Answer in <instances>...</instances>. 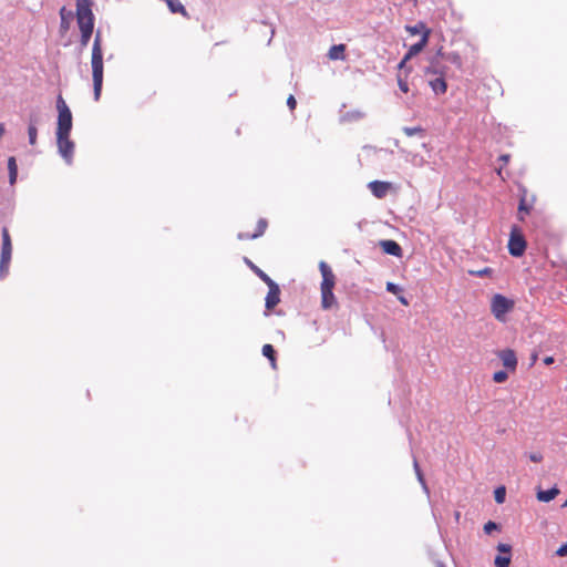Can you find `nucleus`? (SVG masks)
<instances>
[{
  "label": "nucleus",
  "instance_id": "nucleus-3",
  "mask_svg": "<svg viewBox=\"0 0 567 567\" xmlns=\"http://www.w3.org/2000/svg\"><path fill=\"white\" fill-rule=\"evenodd\" d=\"M92 0H76V21L81 32V47H86L94 29Z\"/></svg>",
  "mask_w": 567,
  "mask_h": 567
},
{
  "label": "nucleus",
  "instance_id": "nucleus-17",
  "mask_svg": "<svg viewBox=\"0 0 567 567\" xmlns=\"http://www.w3.org/2000/svg\"><path fill=\"white\" fill-rule=\"evenodd\" d=\"M60 18H61L60 32H61V34H65L70 29V22L73 18V13H72V11L66 10L65 7H62L60 9Z\"/></svg>",
  "mask_w": 567,
  "mask_h": 567
},
{
  "label": "nucleus",
  "instance_id": "nucleus-18",
  "mask_svg": "<svg viewBox=\"0 0 567 567\" xmlns=\"http://www.w3.org/2000/svg\"><path fill=\"white\" fill-rule=\"evenodd\" d=\"M429 85L435 94H444L447 90V83L444 75H437L435 79L429 82Z\"/></svg>",
  "mask_w": 567,
  "mask_h": 567
},
{
  "label": "nucleus",
  "instance_id": "nucleus-37",
  "mask_svg": "<svg viewBox=\"0 0 567 567\" xmlns=\"http://www.w3.org/2000/svg\"><path fill=\"white\" fill-rule=\"evenodd\" d=\"M556 555L559 556V557H564V556H567V543L566 544H563L557 550H556Z\"/></svg>",
  "mask_w": 567,
  "mask_h": 567
},
{
  "label": "nucleus",
  "instance_id": "nucleus-28",
  "mask_svg": "<svg viewBox=\"0 0 567 567\" xmlns=\"http://www.w3.org/2000/svg\"><path fill=\"white\" fill-rule=\"evenodd\" d=\"M405 29L412 35H415L419 33L423 34L425 30H429L423 22H419L417 24L412 25V27L408 25Z\"/></svg>",
  "mask_w": 567,
  "mask_h": 567
},
{
  "label": "nucleus",
  "instance_id": "nucleus-7",
  "mask_svg": "<svg viewBox=\"0 0 567 567\" xmlns=\"http://www.w3.org/2000/svg\"><path fill=\"white\" fill-rule=\"evenodd\" d=\"M513 307H514V302L502 295L497 293L492 299V303H491L492 313L499 321L504 320L505 315L509 310H512Z\"/></svg>",
  "mask_w": 567,
  "mask_h": 567
},
{
  "label": "nucleus",
  "instance_id": "nucleus-15",
  "mask_svg": "<svg viewBox=\"0 0 567 567\" xmlns=\"http://www.w3.org/2000/svg\"><path fill=\"white\" fill-rule=\"evenodd\" d=\"M440 58L437 54L431 60L430 65L425 69V74L432 75H445L446 66L440 63Z\"/></svg>",
  "mask_w": 567,
  "mask_h": 567
},
{
  "label": "nucleus",
  "instance_id": "nucleus-2",
  "mask_svg": "<svg viewBox=\"0 0 567 567\" xmlns=\"http://www.w3.org/2000/svg\"><path fill=\"white\" fill-rule=\"evenodd\" d=\"M319 269L322 276V281L320 284L321 308L323 310L337 308L338 301L333 293V288L337 281L336 275L326 261L319 262Z\"/></svg>",
  "mask_w": 567,
  "mask_h": 567
},
{
  "label": "nucleus",
  "instance_id": "nucleus-35",
  "mask_svg": "<svg viewBox=\"0 0 567 567\" xmlns=\"http://www.w3.org/2000/svg\"><path fill=\"white\" fill-rule=\"evenodd\" d=\"M398 84H399V87L400 90L403 92V93H408L409 92V84L405 80L401 79L400 76L398 78Z\"/></svg>",
  "mask_w": 567,
  "mask_h": 567
},
{
  "label": "nucleus",
  "instance_id": "nucleus-22",
  "mask_svg": "<svg viewBox=\"0 0 567 567\" xmlns=\"http://www.w3.org/2000/svg\"><path fill=\"white\" fill-rule=\"evenodd\" d=\"M559 494V489L557 487H553L547 491H538L537 499L540 502H550Z\"/></svg>",
  "mask_w": 567,
  "mask_h": 567
},
{
  "label": "nucleus",
  "instance_id": "nucleus-26",
  "mask_svg": "<svg viewBox=\"0 0 567 567\" xmlns=\"http://www.w3.org/2000/svg\"><path fill=\"white\" fill-rule=\"evenodd\" d=\"M262 354L268 358L271 362V365L276 367V351L271 344H264Z\"/></svg>",
  "mask_w": 567,
  "mask_h": 567
},
{
  "label": "nucleus",
  "instance_id": "nucleus-44",
  "mask_svg": "<svg viewBox=\"0 0 567 567\" xmlns=\"http://www.w3.org/2000/svg\"><path fill=\"white\" fill-rule=\"evenodd\" d=\"M460 517H461L460 512H456V513H455V519H456L457 522H458Z\"/></svg>",
  "mask_w": 567,
  "mask_h": 567
},
{
  "label": "nucleus",
  "instance_id": "nucleus-42",
  "mask_svg": "<svg viewBox=\"0 0 567 567\" xmlns=\"http://www.w3.org/2000/svg\"><path fill=\"white\" fill-rule=\"evenodd\" d=\"M3 134H4V125L2 123H0V138L2 137Z\"/></svg>",
  "mask_w": 567,
  "mask_h": 567
},
{
  "label": "nucleus",
  "instance_id": "nucleus-20",
  "mask_svg": "<svg viewBox=\"0 0 567 567\" xmlns=\"http://www.w3.org/2000/svg\"><path fill=\"white\" fill-rule=\"evenodd\" d=\"M437 56H441L442 59H445L446 61L454 64L457 69H462L463 62L462 58L457 52H450L444 54L442 50L437 51Z\"/></svg>",
  "mask_w": 567,
  "mask_h": 567
},
{
  "label": "nucleus",
  "instance_id": "nucleus-1",
  "mask_svg": "<svg viewBox=\"0 0 567 567\" xmlns=\"http://www.w3.org/2000/svg\"><path fill=\"white\" fill-rule=\"evenodd\" d=\"M91 68H92V80L94 100L99 101L102 93L103 85V39L100 30L96 31L91 53Z\"/></svg>",
  "mask_w": 567,
  "mask_h": 567
},
{
  "label": "nucleus",
  "instance_id": "nucleus-36",
  "mask_svg": "<svg viewBox=\"0 0 567 567\" xmlns=\"http://www.w3.org/2000/svg\"><path fill=\"white\" fill-rule=\"evenodd\" d=\"M287 105L289 106V109H290L291 111H293V110L296 109V106H297V101H296V99H295V96H293V95H289V96H288V99H287Z\"/></svg>",
  "mask_w": 567,
  "mask_h": 567
},
{
  "label": "nucleus",
  "instance_id": "nucleus-19",
  "mask_svg": "<svg viewBox=\"0 0 567 567\" xmlns=\"http://www.w3.org/2000/svg\"><path fill=\"white\" fill-rule=\"evenodd\" d=\"M38 122H39V116L37 114L30 116L29 126H28V135H29V143L31 145H35V143H37V136H38L37 124H38Z\"/></svg>",
  "mask_w": 567,
  "mask_h": 567
},
{
  "label": "nucleus",
  "instance_id": "nucleus-29",
  "mask_svg": "<svg viewBox=\"0 0 567 567\" xmlns=\"http://www.w3.org/2000/svg\"><path fill=\"white\" fill-rule=\"evenodd\" d=\"M413 467H414V471H415V474L417 476L419 482L421 483L423 488L426 489L427 488L426 487V482L424 480L423 473H422V471L420 468V465H419V462L416 460H414V462H413Z\"/></svg>",
  "mask_w": 567,
  "mask_h": 567
},
{
  "label": "nucleus",
  "instance_id": "nucleus-14",
  "mask_svg": "<svg viewBox=\"0 0 567 567\" xmlns=\"http://www.w3.org/2000/svg\"><path fill=\"white\" fill-rule=\"evenodd\" d=\"M268 226V223L266 219L264 218H260L258 221H257V226H256V229L254 233L249 234V233H240L238 235V238L241 239V240H248V239H255V238H258L260 237L265 231H266V228Z\"/></svg>",
  "mask_w": 567,
  "mask_h": 567
},
{
  "label": "nucleus",
  "instance_id": "nucleus-16",
  "mask_svg": "<svg viewBox=\"0 0 567 567\" xmlns=\"http://www.w3.org/2000/svg\"><path fill=\"white\" fill-rule=\"evenodd\" d=\"M380 245H381L383 251L388 255H392L395 257H400L402 255L401 246L394 240H391V239L382 240L380 243Z\"/></svg>",
  "mask_w": 567,
  "mask_h": 567
},
{
  "label": "nucleus",
  "instance_id": "nucleus-8",
  "mask_svg": "<svg viewBox=\"0 0 567 567\" xmlns=\"http://www.w3.org/2000/svg\"><path fill=\"white\" fill-rule=\"evenodd\" d=\"M56 143L59 153L68 163H70L74 151V143L70 140V134L56 133Z\"/></svg>",
  "mask_w": 567,
  "mask_h": 567
},
{
  "label": "nucleus",
  "instance_id": "nucleus-9",
  "mask_svg": "<svg viewBox=\"0 0 567 567\" xmlns=\"http://www.w3.org/2000/svg\"><path fill=\"white\" fill-rule=\"evenodd\" d=\"M368 187L378 199L384 198L390 192H395V187L390 182L373 181L368 184Z\"/></svg>",
  "mask_w": 567,
  "mask_h": 567
},
{
  "label": "nucleus",
  "instance_id": "nucleus-40",
  "mask_svg": "<svg viewBox=\"0 0 567 567\" xmlns=\"http://www.w3.org/2000/svg\"><path fill=\"white\" fill-rule=\"evenodd\" d=\"M398 299H399V301H400L403 306H409V301H408V299H406L404 296H402V295H400V293H399V295H398Z\"/></svg>",
  "mask_w": 567,
  "mask_h": 567
},
{
  "label": "nucleus",
  "instance_id": "nucleus-5",
  "mask_svg": "<svg viewBox=\"0 0 567 567\" xmlns=\"http://www.w3.org/2000/svg\"><path fill=\"white\" fill-rule=\"evenodd\" d=\"M56 110L59 113L56 133L70 134L72 130V113L62 95H59L56 99Z\"/></svg>",
  "mask_w": 567,
  "mask_h": 567
},
{
  "label": "nucleus",
  "instance_id": "nucleus-45",
  "mask_svg": "<svg viewBox=\"0 0 567 567\" xmlns=\"http://www.w3.org/2000/svg\"><path fill=\"white\" fill-rule=\"evenodd\" d=\"M436 567H444V565H443V564H441V563H437V564H436Z\"/></svg>",
  "mask_w": 567,
  "mask_h": 567
},
{
  "label": "nucleus",
  "instance_id": "nucleus-13",
  "mask_svg": "<svg viewBox=\"0 0 567 567\" xmlns=\"http://www.w3.org/2000/svg\"><path fill=\"white\" fill-rule=\"evenodd\" d=\"M498 551L507 554L506 556H496L494 564L496 567H509L512 547L508 544H498Z\"/></svg>",
  "mask_w": 567,
  "mask_h": 567
},
{
  "label": "nucleus",
  "instance_id": "nucleus-43",
  "mask_svg": "<svg viewBox=\"0 0 567 567\" xmlns=\"http://www.w3.org/2000/svg\"><path fill=\"white\" fill-rule=\"evenodd\" d=\"M502 169H503L502 167H499V168L497 169V175H498V176L504 181L505 178H504V177H503V175H502Z\"/></svg>",
  "mask_w": 567,
  "mask_h": 567
},
{
  "label": "nucleus",
  "instance_id": "nucleus-39",
  "mask_svg": "<svg viewBox=\"0 0 567 567\" xmlns=\"http://www.w3.org/2000/svg\"><path fill=\"white\" fill-rule=\"evenodd\" d=\"M509 158H511L509 154H503L499 156V161H502L504 163V165H506L509 162Z\"/></svg>",
  "mask_w": 567,
  "mask_h": 567
},
{
  "label": "nucleus",
  "instance_id": "nucleus-41",
  "mask_svg": "<svg viewBox=\"0 0 567 567\" xmlns=\"http://www.w3.org/2000/svg\"><path fill=\"white\" fill-rule=\"evenodd\" d=\"M545 364H550L554 362V359L551 357H547L544 359Z\"/></svg>",
  "mask_w": 567,
  "mask_h": 567
},
{
  "label": "nucleus",
  "instance_id": "nucleus-10",
  "mask_svg": "<svg viewBox=\"0 0 567 567\" xmlns=\"http://www.w3.org/2000/svg\"><path fill=\"white\" fill-rule=\"evenodd\" d=\"M430 33H431V31H430V30H425V31H424V33H423V34H422V37H421V40H420L419 42H416V43L412 44V45L409 48V50H408V52H406V54H405L404 59H403V60L401 61V63H400V68H402V66H403V64H404L408 60H410L412 56H414V55L419 54V53H420V52H421V51L426 47V44H427V42H429Z\"/></svg>",
  "mask_w": 567,
  "mask_h": 567
},
{
  "label": "nucleus",
  "instance_id": "nucleus-24",
  "mask_svg": "<svg viewBox=\"0 0 567 567\" xmlns=\"http://www.w3.org/2000/svg\"><path fill=\"white\" fill-rule=\"evenodd\" d=\"M8 169H9V179L10 184L13 185L17 181L18 176V166L14 157H9L8 159Z\"/></svg>",
  "mask_w": 567,
  "mask_h": 567
},
{
  "label": "nucleus",
  "instance_id": "nucleus-21",
  "mask_svg": "<svg viewBox=\"0 0 567 567\" xmlns=\"http://www.w3.org/2000/svg\"><path fill=\"white\" fill-rule=\"evenodd\" d=\"M328 56L331 60H344L346 59V45L344 44L332 45L329 50Z\"/></svg>",
  "mask_w": 567,
  "mask_h": 567
},
{
  "label": "nucleus",
  "instance_id": "nucleus-38",
  "mask_svg": "<svg viewBox=\"0 0 567 567\" xmlns=\"http://www.w3.org/2000/svg\"><path fill=\"white\" fill-rule=\"evenodd\" d=\"M529 460L535 463H539L543 460V455L540 453H532L529 455Z\"/></svg>",
  "mask_w": 567,
  "mask_h": 567
},
{
  "label": "nucleus",
  "instance_id": "nucleus-6",
  "mask_svg": "<svg viewBox=\"0 0 567 567\" xmlns=\"http://www.w3.org/2000/svg\"><path fill=\"white\" fill-rule=\"evenodd\" d=\"M2 248L0 256V278H4L9 274V267L12 255V243L7 227L2 228Z\"/></svg>",
  "mask_w": 567,
  "mask_h": 567
},
{
  "label": "nucleus",
  "instance_id": "nucleus-11",
  "mask_svg": "<svg viewBox=\"0 0 567 567\" xmlns=\"http://www.w3.org/2000/svg\"><path fill=\"white\" fill-rule=\"evenodd\" d=\"M268 293L265 299V307L267 311L272 310L280 302V288L276 282L268 285Z\"/></svg>",
  "mask_w": 567,
  "mask_h": 567
},
{
  "label": "nucleus",
  "instance_id": "nucleus-31",
  "mask_svg": "<svg viewBox=\"0 0 567 567\" xmlns=\"http://www.w3.org/2000/svg\"><path fill=\"white\" fill-rule=\"evenodd\" d=\"M508 379V374L506 371H496L493 374V381L496 383H503Z\"/></svg>",
  "mask_w": 567,
  "mask_h": 567
},
{
  "label": "nucleus",
  "instance_id": "nucleus-25",
  "mask_svg": "<svg viewBox=\"0 0 567 567\" xmlns=\"http://www.w3.org/2000/svg\"><path fill=\"white\" fill-rule=\"evenodd\" d=\"M247 264L251 268V270L268 286L271 282H275L267 274H265L261 269H259L251 261L247 260Z\"/></svg>",
  "mask_w": 567,
  "mask_h": 567
},
{
  "label": "nucleus",
  "instance_id": "nucleus-23",
  "mask_svg": "<svg viewBox=\"0 0 567 567\" xmlns=\"http://www.w3.org/2000/svg\"><path fill=\"white\" fill-rule=\"evenodd\" d=\"M164 1L166 2L167 7L169 8V10L173 13H181L184 17H188V13H187L185 7L181 3L179 0H164Z\"/></svg>",
  "mask_w": 567,
  "mask_h": 567
},
{
  "label": "nucleus",
  "instance_id": "nucleus-4",
  "mask_svg": "<svg viewBox=\"0 0 567 567\" xmlns=\"http://www.w3.org/2000/svg\"><path fill=\"white\" fill-rule=\"evenodd\" d=\"M508 252L513 257H522L527 248L526 239L519 226L511 227L509 239L507 244Z\"/></svg>",
  "mask_w": 567,
  "mask_h": 567
},
{
  "label": "nucleus",
  "instance_id": "nucleus-32",
  "mask_svg": "<svg viewBox=\"0 0 567 567\" xmlns=\"http://www.w3.org/2000/svg\"><path fill=\"white\" fill-rule=\"evenodd\" d=\"M505 494H506V492H505V487H503V486L497 487V488L495 489V493H494V496H495V501H496V503H498V504L504 503V501H505Z\"/></svg>",
  "mask_w": 567,
  "mask_h": 567
},
{
  "label": "nucleus",
  "instance_id": "nucleus-27",
  "mask_svg": "<svg viewBox=\"0 0 567 567\" xmlns=\"http://www.w3.org/2000/svg\"><path fill=\"white\" fill-rule=\"evenodd\" d=\"M529 214V207L526 205L525 198H522L518 206L517 217L520 221L525 220V215Z\"/></svg>",
  "mask_w": 567,
  "mask_h": 567
},
{
  "label": "nucleus",
  "instance_id": "nucleus-34",
  "mask_svg": "<svg viewBox=\"0 0 567 567\" xmlns=\"http://www.w3.org/2000/svg\"><path fill=\"white\" fill-rule=\"evenodd\" d=\"M496 529H498V526H497V524H496V523H494V522H492V520L487 522V523L484 525V532H485L486 534H491V533H492V530H496Z\"/></svg>",
  "mask_w": 567,
  "mask_h": 567
},
{
  "label": "nucleus",
  "instance_id": "nucleus-12",
  "mask_svg": "<svg viewBox=\"0 0 567 567\" xmlns=\"http://www.w3.org/2000/svg\"><path fill=\"white\" fill-rule=\"evenodd\" d=\"M497 357L502 360L503 365L511 372L517 368V358L512 349H505L497 352Z\"/></svg>",
  "mask_w": 567,
  "mask_h": 567
},
{
  "label": "nucleus",
  "instance_id": "nucleus-33",
  "mask_svg": "<svg viewBox=\"0 0 567 567\" xmlns=\"http://www.w3.org/2000/svg\"><path fill=\"white\" fill-rule=\"evenodd\" d=\"M386 290L389 292L393 293V295H396V296L402 292V289L398 285H395L393 282H388L386 284Z\"/></svg>",
  "mask_w": 567,
  "mask_h": 567
},
{
  "label": "nucleus",
  "instance_id": "nucleus-30",
  "mask_svg": "<svg viewBox=\"0 0 567 567\" xmlns=\"http://www.w3.org/2000/svg\"><path fill=\"white\" fill-rule=\"evenodd\" d=\"M403 133L411 137V136H414L416 134H423L424 133V130L421 127V126H415V127H403Z\"/></svg>",
  "mask_w": 567,
  "mask_h": 567
}]
</instances>
